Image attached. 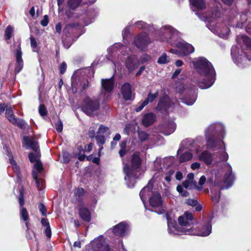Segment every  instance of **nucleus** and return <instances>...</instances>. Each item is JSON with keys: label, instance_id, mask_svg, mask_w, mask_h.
<instances>
[{"label": "nucleus", "instance_id": "nucleus-1", "mask_svg": "<svg viewBox=\"0 0 251 251\" xmlns=\"http://www.w3.org/2000/svg\"><path fill=\"white\" fill-rule=\"evenodd\" d=\"M167 220L168 232L171 235L195 234L194 229L191 226L194 224V218L192 214L188 211L179 216L178 223L181 226H178L175 220L174 211L171 210L166 213Z\"/></svg>", "mask_w": 251, "mask_h": 251}, {"label": "nucleus", "instance_id": "nucleus-2", "mask_svg": "<svg viewBox=\"0 0 251 251\" xmlns=\"http://www.w3.org/2000/svg\"><path fill=\"white\" fill-rule=\"evenodd\" d=\"M193 65L199 74L195 82L201 89L210 87L215 80V72L212 64L204 57L195 59Z\"/></svg>", "mask_w": 251, "mask_h": 251}, {"label": "nucleus", "instance_id": "nucleus-3", "mask_svg": "<svg viewBox=\"0 0 251 251\" xmlns=\"http://www.w3.org/2000/svg\"><path fill=\"white\" fill-rule=\"evenodd\" d=\"M218 149H220V151L213 153L212 160H216V164H211L212 166H222L223 165L226 169V172L224 178V186L222 189H227L230 187L235 180V177L234 175L232 173V168L231 166L225 163L228 158V154L225 151V145L220 146L216 147ZM216 148V147L215 148Z\"/></svg>", "mask_w": 251, "mask_h": 251}, {"label": "nucleus", "instance_id": "nucleus-4", "mask_svg": "<svg viewBox=\"0 0 251 251\" xmlns=\"http://www.w3.org/2000/svg\"><path fill=\"white\" fill-rule=\"evenodd\" d=\"M152 185L153 181L151 180L141 191L140 197L144 204L147 198H149L150 205L154 209H151L150 210L158 214H161L164 211L162 206L161 197L157 191L153 190Z\"/></svg>", "mask_w": 251, "mask_h": 251}, {"label": "nucleus", "instance_id": "nucleus-5", "mask_svg": "<svg viewBox=\"0 0 251 251\" xmlns=\"http://www.w3.org/2000/svg\"><path fill=\"white\" fill-rule=\"evenodd\" d=\"M142 160L139 152L134 153L131 157V166L126 164L124 167L125 174V180L128 187H133L136 182V179L141 174V165Z\"/></svg>", "mask_w": 251, "mask_h": 251}, {"label": "nucleus", "instance_id": "nucleus-6", "mask_svg": "<svg viewBox=\"0 0 251 251\" xmlns=\"http://www.w3.org/2000/svg\"><path fill=\"white\" fill-rule=\"evenodd\" d=\"M225 133V127L221 123L211 125L205 130V137L207 141V148L213 149L214 148L224 145L221 140L217 138V136L223 137Z\"/></svg>", "mask_w": 251, "mask_h": 251}, {"label": "nucleus", "instance_id": "nucleus-7", "mask_svg": "<svg viewBox=\"0 0 251 251\" xmlns=\"http://www.w3.org/2000/svg\"><path fill=\"white\" fill-rule=\"evenodd\" d=\"M200 19L206 23V26L208 29L215 34L217 35L221 38L226 39L229 34L230 29L225 24L221 23L220 20L216 18L217 13L214 16L211 17L206 16H200L198 13Z\"/></svg>", "mask_w": 251, "mask_h": 251}, {"label": "nucleus", "instance_id": "nucleus-8", "mask_svg": "<svg viewBox=\"0 0 251 251\" xmlns=\"http://www.w3.org/2000/svg\"><path fill=\"white\" fill-rule=\"evenodd\" d=\"M242 41L243 44L251 51V39L245 35L237 36V42L240 44ZM239 49L236 46H233L231 49V55L233 61L240 67H245L248 62L251 60V57H249L246 55L240 54Z\"/></svg>", "mask_w": 251, "mask_h": 251}, {"label": "nucleus", "instance_id": "nucleus-9", "mask_svg": "<svg viewBox=\"0 0 251 251\" xmlns=\"http://www.w3.org/2000/svg\"><path fill=\"white\" fill-rule=\"evenodd\" d=\"M23 140L24 144L35 151L34 153H30L28 155L30 161L31 162H35L33 171L41 173L43 171V165L39 160L40 154L38 150L39 146L38 143L34 138H30L27 136L24 137Z\"/></svg>", "mask_w": 251, "mask_h": 251}, {"label": "nucleus", "instance_id": "nucleus-10", "mask_svg": "<svg viewBox=\"0 0 251 251\" xmlns=\"http://www.w3.org/2000/svg\"><path fill=\"white\" fill-rule=\"evenodd\" d=\"M158 37L156 40L162 42H167L172 46L174 42L177 40L178 37V32L173 27L170 25L162 26L157 33Z\"/></svg>", "mask_w": 251, "mask_h": 251}, {"label": "nucleus", "instance_id": "nucleus-11", "mask_svg": "<svg viewBox=\"0 0 251 251\" xmlns=\"http://www.w3.org/2000/svg\"><path fill=\"white\" fill-rule=\"evenodd\" d=\"M174 44L173 46L176 47L177 49H172L171 52L173 53L181 56L194 52L195 49L193 46L183 40L177 39Z\"/></svg>", "mask_w": 251, "mask_h": 251}, {"label": "nucleus", "instance_id": "nucleus-12", "mask_svg": "<svg viewBox=\"0 0 251 251\" xmlns=\"http://www.w3.org/2000/svg\"><path fill=\"white\" fill-rule=\"evenodd\" d=\"M100 102L96 99L86 98L83 101L81 108L82 111L88 115H92L99 110Z\"/></svg>", "mask_w": 251, "mask_h": 251}, {"label": "nucleus", "instance_id": "nucleus-13", "mask_svg": "<svg viewBox=\"0 0 251 251\" xmlns=\"http://www.w3.org/2000/svg\"><path fill=\"white\" fill-rule=\"evenodd\" d=\"M114 83L113 76L110 78L102 79L101 80L102 89L100 97L103 98V101H106L110 99Z\"/></svg>", "mask_w": 251, "mask_h": 251}, {"label": "nucleus", "instance_id": "nucleus-14", "mask_svg": "<svg viewBox=\"0 0 251 251\" xmlns=\"http://www.w3.org/2000/svg\"><path fill=\"white\" fill-rule=\"evenodd\" d=\"M178 105L176 100H171L167 95H164L159 100L156 109L158 110L166 111L171 108H175Z\"/></svg>", "mask_w": 251, "mask_h": 251}, {"label": "nucleus", "instance_id": "nucleus-15", "mask_svg": "<svg viewBox=\"0 0 251 251\" xmlns=\"http://www.w3.org/2000/svg\"><path fill=\"white\" fill-rule=\"evenodd\" d=\"M93 251H114L110 249L108 246L104 243L102 237H99L95 239L90 243ZM123 251H126L125 249H122Z\"/></svg>", "mask_w": 251, "mask_h": 251}, {"label": "nucleus", "instance_id": "nucleus-16", "mask_svg": "<svg viewBox=\"0 0 251 251\" xmlns=\"http://www.w3.org/2000/svg\"><path fill=\"white\" fill-rule=\"evenodd\" d=\"M151 42L150 39L145 32L137 35L134 41V45L140 50L145 49Z\"/></svg>", "mask_w": 251, "mask_h": 251}, {"label": "nucleus", "instance_id": "nucleus-17", "mask_svg": "<svg viewBox=\"0 0 251 251\" xmlns=\"http://www.w3.org/2000/svg\"><path fill=\"white\" fill-rule=\"evenodd\" d=\"M197 148L195 150L196 153L198 154V159L199 160L203 161L207 165H211V164H216V160H212L213 154L210 153L207 151H204L201 153L199 154L201 151V149Z\"/></svg>", "mask_w": 251, "mask_h": 251}, {"label": "nucleus", "instance_id": "nucleus-18", "mask_svg": "<svg viewBox=\"0 0 251 251\" xmlns=\"http://www.w3.org/2000/svg\"><path fill=\"white\" fill-rule=\"evenodd\" d=\"M173 163V159L171 157H166L162 160L156 158L154 162V169L156 171H164L167 170V168Z\"/></svg>", "mask_w": 251, "mask_h": 251}, {"label": "nucleus", "instance_id": "nucleus-19", "mask_svg": "<svg viewBox=\"0 0 251 251\" xmlns=\"http://www.w3.org/2000/svg\"><path fill=\"white\" fill-rule=\"evenodd\" d=\"M128 228V224L125 222H122L113 227L112 232L116 236L124 237L127 234Z\"/></svg>", "mask_w": 251, "mask_h": 251}, {"label": "nucleus", "instance_id": "nucleus-20", "mask_svg": "<svg viewBox=\"0 0 251 251\" xmlns=\"http://www.w3.org/2000/svg\"><path fill=\"white\" fill-rule=\"evenodd\" d=\"M19 202L21 206L20 211V217L23 221L25 222V226L26 227L28 228V221L29 219L28 213L27 210L25 208L23 207L24 204V194L22 190L20 191Z\"/></svg>", "mask_w": 251, "mask_h": 251}, {"label": "nucleus", "instance_id": "nucleus-21", "mask_svg": "<svg viewBox=\"0 0 251 251\" xmlns=\"http://www.w3.org/2000/svg\"><path fill=\"white\" fill-rule=\"evenodd\" d=\"M139 65V61L135 55L128 57L125 62L126 68L130 72H132L137 68Z\"/></svg>", "mask_w": 251, "mask_h": 251}, {"label": "nucleus", "instance_id": "nucleus-22", "mask_svg": "<svg viewBox=\"0 0 251 251\" xmlns=\"http://www.w3.org/2000/svg\"><path fill=\"white\" fill-rule=\"evenodd\" d=\"M121 91L123 97L125 100H131L133 98V94L131 91V86L129 83H124L121 87Z\"/></svg>", "mask_w": 251, "mask_h": 251}, {"label": "nucleus", "instance_id": "nucleus-23", "mask_svg": "<svg viewBox=\"0 0 251 251\" xmlns=\"http://www.w3.org/2000/svg\"><path fill=\"white\" fill-rule=\"evenodd\" d=\"M22 55V52L21 51L20 45H19L16 53V64L15 68V72L16 73H19L23 68L24 63Z\"/></svg>", "mask_w": 251, "mask_h": 251}, {"label": "nucleus", "instance_id": "nucleus-24", "mask_svg": "<svg viewBox=\"0 0 251 251\" xmlns=\"http://www.w3.org/2000/svg\"><path fill=\"white\" fill-rule=\"evenodd\" d=\"M126 47L123 45L121 43L115 44L112 47L108 49V55L109 57L112 56L113 55H115L118 51L122 53L125 50H126Z\"/></svg>", "mask_w": 251, "mask_h": 251}, {"label": "nucleus", "instance_id": "nucleus-25", "mask_svg": "<svg viewBox=\"0 0 251 251\" xmlns=\"http://www.w3.org/2000/svg\"><path fill=\"white\" fill-rule=\"evenodd\" d=\"M212 230V226L211 224L210 221L207 222L205 224H204L202 227L199 229V231L196 233L195 231V235H197L201 236H207L209 235L211 232Z\"/></svg>", "mask_w": 251, "mask_h": 251}, {"label": "nucleus", "instance_id": "nucleus-26", "mask_svg": "<svg viewBox=\"0 0 251 251\" xmlns=\"http://www.w3.org/2000/svg\"><path fill=\"white\" fill-rule=\"evenodd\" d=\"M156 120V115L152 113H148L143 116L142 123L145 127H148L153 124Z\"/></svg>", "mask_w": 251, "mask_h": 251}, {"label": "nucleus", "instance_id": "nucleus-27", "mask_svg": "<svg viewBox=\"0 0 251 251\" xmlns=\"http://www.w3.org/2000/svg\"><path fill=\"white\" fill-rule=\"evenodd\" d=\"M79 215L81 218L84 221L89 222L91 220V213L90 211L83 205L79 206Z\"/></svg>", "mask_w": 251, "mask_h": 251}, {"label": "nucleus", "instance_id": "nucleus-28", "mask_svg": "<svg viewBox=\"0 0 251 251\" xmlns=\"http://www.w3.org/2000/svg\"><path fill=\"white\" fill-rule=\"evenodd\" d=\"M189 1L193 11L203 10L206 8V3L204 0H189Z\"/></svg>", "mask_w": 251, "mask_h": 251}, {"label": "nucleus", "instance_id": "nucleus-29", "mask_svg": "<svg viewBox=\"0 0 251 251\" xmlns=\"http://www.w3.org/2000/svg\"><path fill=\"white\" fill-rule=\"evenodd\" d=\"M41 173H39L36 171H33L32 176L35 180L37 187L39 190H41L44 187V181L41 177Z\"/></svg>", "mask_w": 251, "mask_h": 251}, {"label": "nucleus", "instance_id": "nucleus-30", "mask_svg": "<svg viewBox=\"0 0 251 251\" xmlns=\"http://www.w3.org/2000/svg\"><path fill=\"white\" fill-rule=\"evenodd\" d=\"M162 132L166 135H169L174 132L176 129V125L173 121L166 123L164 126Z\"/></svg>", "mask_w": 251, "mask_h": 251}, {"label": "nucleus", "instance_id": "nucleus-31", "mask_svg": "<svg viewBox=\"0 0 251 251\" xmlns=\"http://www.w3.org/2000/svg\"><path fill=\"white\" fill-rule=\"evenodd\" d=\"M197 99V95L194 90L191 91V96H187L181 99V101L184 103L188 105H191L194 103Z\"/></svg>", "mask_w": 251, "mask_h": 251}, {"label": "nucleus", "instance_id": "nucleus-32", "mask_svg": "<svg viewBox=\"0 0 251 251\" xmlns=\"http://www.w3.org/2000/svg\"><path fill=\"white\" fill-rule=\"evenodd\" d=\"M182 184L185 189H192L194 188H196L198 190H200L201 189V187L197 186V182L195 181L186 179L182 182Z\"/></svg>", "mask_w": 251, "mask_h": 251}, {"label": "nucleus", "instance_id": "nucleus-33", "mask_svg": "<svg viewBox=\"0 0 251 251\" xmlns=\"http://www.w3.org/2000/svg\"><path fill=\"white\" fill-rule=\"evenodd\" d=\"M5 116L11 123H15L16 117L14 115L13 110L11 107H6Z\"/></svg>", "mask_w": 251, "mask_h": 251}, {"label": "nucleus", "instance_id": "nucleus-34", "mask_svg": "<svg viewBox=\"0 0 251 251\" xmlns=\"http://www.w3.org/2000/svg\"><path fill=\"white\" fill-rule=\"evenodd\" d=\"M96 140L97 141V144L100 147V149H99V153H100V151L102 150L103 149V147L102 146L105 143V139L104 136V135L97 134L96 136Z\"/></svg>", "mask_w": 251, "mask_h": 251}, {"label": "nucleus", "instance_id": "nucleus-35", "mask_svg": "<svg viewBox=\"0 0 251 251\" xmlns=\"http://www.w3.org/2000/svg\"><path fill=\"white\" fill-rule=\"evenodd\" d=\"M192 158V154L190 152H185L182 153L179 158L180 162H184L190 160Z\"/></svg>", "mask_w": 251, "mask_h": 251}, {"label": "nucleus", "instance_id": "nucleus-36", "mask_svg": "<svg viewBox=\"0 0 251 251\" xmlns=\"http://www.w3.org/2000/svg\"><path fill=\"white\" fill-rule=\"evenodd\" d=\"M149 134L145 131L141 130L138 131V139L141 142H144L147 141L149 138Z\"/></svg>", "mask_w": 251, "mask_h": 251}, {"label": "nucleus", "instance_id": "nucleus-37", "mask_svg": "<svg viewBox=\"0 0 251 251\" xmlns=\"http://www.w3.org/2000/svg\"><path fill=\"white\" fill-rule=\"evenodd\" d=\"M158 92L156 91L155 93L152 94L151 93H149L147 98L146 99V100L144 101V102H146L147 104H148L150 102H152L155 99L158 97Z\"/></svg>", "mask_w": 251, "mask_h": 251}, {"label": "nucleus", "instance_id": "nucleus-38", "mask_svg": "<svg viewBox=\"0 0 251 251\" xmlns=\"http://www.w3.org/2000/svg\"><path fill=\"white\" fill-rule=\"evenodd\" d=\"M170 61V58L167 55L166 53H163L158 58L157 62L160 64H166Z\"/></svg>", "mask_w": 251, "mask_h": 251}, {"label": "nucleus", "instance_id": "nucleus-39", "mask_svg": "<svg viewBox=\"0 0 251 251\" xmlns=\"http://www.w3.org/2000/svg\"><path fill=\"white\" fill-rule=\"evenodd\" d=\"M165 175V179L168 182H170L171 180V176L174 173V171L173 169H169L167 170H165L163 171Z\"/></svg>", "mask_w": 251, "mask_h": 251}, {"label": "nucleus", "instance_id": "nucleus-40", "mask_svg": "<svg viewBox=\"0 0 251 251\" xmlns=\"http://www.w3.org/2000/svg\"><path fill=\"white\" fill-rule=\"evenodd\" d=\"M182 184L177 185L176 190L177 192L183 197H187L188 196V192L186 190Z\"/></svg>", "mask_w": 251, "mask_h": 251}, {"label": "nucleus", "instance_id": "nucleus-41", "mask_svg": "<svg viewBox=\"0 0 251 251\" xmlns=\"http://www.w3.org/2000/svg\"><path fill=\"white\" fill-rule=\"evenodd\" d=\"M81 1V0H68V4L71 8L74 9L78 6Z\"/></svg>", "mask_w": 251, "mask_h": 251}, {"label": "nucleus", "instance_id": "nucleus-42", "mask_svg": "<svg viewBox=\"0 0 251 251\" xmlns=\"http://www.w3.org/2000/svg\"><path fill=\"white\" fill-rule=\"evenodd\" d=\"M13 32V28L11 25H8L5 31V38L6 40H8L12 36Z\"/></svg>", "mask_w": 251, "mask_h": 251}, {"label": "nucleus", "instance_id": "nucleus-43", "mask_svg": "<svg viewBox=\"0 0 251 251\" xmlns=\"http://www.w3.org/2000/svg\"><path fill=\"white\" fill-rule=\"evenodd\" d=\"M246 26V30L247 32L251 34V23L246 25L245 22L244 23H238L236 26L239 28H243Z\"/></svg>", "mask_w": 251, "mask_h": 251}, {"label": "nucleus", "instance_id": "nucleus-44", "mask_svg": "<svg viewBox=\"0 0 251 251\" xmlns=\"http://www.w3.org/2000/svg\"><path fill=\"white\" fill-rule=\"evenodd\" d=\"M84 190L82 188H78L75 190V196L77 201H80L81 198L84 194Z\"/></svg>", "mask_w": 251, "mask_h": 251}, {"label": "nucleus", "instance_id": "nucleus-45", "mask_svg": "<svg viewBox=\"0 0 251 251\" xmlns=\"http://www.w3.org/2000/svg\"><path fill=\"white\" fill-rule=\"evenodd\" d=\"M106 132H107L108 134L109 133V128L107 127L102 125H101L99 128V130L97 132V134L103 135Z\"/></svg>", "mask_w": 251, "mask_h": 251}, {"label": "nucleus", "instance_id": "nucleus-46", "mask_svg": "<svg viewBox=\"0 0 251 251\" xmlns=\"http://www.w3.org/2000/svg\"><path fill=\"white\" fill-rule=\"evenodd\" d=\"M15 123H12L13 125L19 126L20 128H23L25 127V121L21 119L15 118Z\"/></svg>", "mask_w": 251, "mask_h": 251}, {"label": "nucleus", "instance_id": "nucleus-47", "mask_svg": "<svg viewBox=\"0 0 251 251\" xmlns=\"http://www.w3.org/2000/svg\"><path fill=\"white\" fill-rule=\"evenodd\" d=\"M220 198V192L217 191L216 192H212L211 198L214 203H217L219 201Z\"/></svg>", "mask_w": 251, "mask_h": 251}, {"label": "nucleus", "instance_id": "nucleus-48", "mask_svg": "<svg viewBox=\"0 0 251 251\" xmlns=\"http://www.w3.org/2000/svg\"><path fill=\"white\" fill-rule=\"evenodd\" d=\"M9 163L12 165L14 171H15L16 173H19L20 168L16 163L15 160H13L12 158L9 159Z\"/></svg>", "mask_w": 251, "mask_h": 251}, {"label": "nucleus", "instance_id": "nucleus-49", "mask_svg": "<svg viewBox=\"0 0 251 251\" xmlns=\"http://www.w3.org/2000/svg\"><path fill=\"white\" fill-rule=\"evenodd\" d=\"M55 127L58 132H61L63 129V123L59 119L55 124Z\"/></svg>", "mask_w": 251, "mask_h": 251}, {"label": "nucleus", "instance_id": "nucleus-50", "mask_svg": "<svg viewBox=\"0 0 251 251\" xmlns=\"http://www.w3.org/2000/svg\"><path fill=\"white\" fill-rule=\"evenodd\" d=\"M30 44L31 47L32 48L33 51H37V42L36 40L34 37L32 36H31L30 37Z\"/></svg>", "mask_w": 251, "mask_h": 251}, {"label": "nucleus", "instance_id": "nucleus-51", "mask_svg": "<svg viewBox=\"0 0 251 251\" xmlns=\"http://www.w3.org/2000/svg\"><path fill=\"white\" fill-rule=\"evenodd\" d=\"M39 112L41 116H44L47 114V110L43 104H41L39 107Z\"/></svg>", "mask_w": 251, "mask_h": 251}, {"label": "nucleus", "instance_id": "nucleus-52", "mask_svg": "<svg viewBox=\"0 0 251 251\" xmlns=\"http://www.w3.org/2000/svg\"><path fill=\"white\" fill-rule=\"evenodd\" d=\"M186 203L187 205L195 206L198 204V201L195 199H188L187 200Z\"/></svg>", "mask_w": 251, "mask_h": 251}, {"label": "nucleus", "instance_id": "nucleus-53", "mask_svg": "<svg viewBox=\"0 0 251 251\" xmlns=\"http://www.w3.org/2000/svg\"><path fill=\"white\" fill-rule=\"evenodd\" d=\"M135 25L139 28H146L147 26V24L142 21H139L136 23Z\"/></svg>", "mask_w": 251, "mask_h": 251}, {"label": "nucleus", "instance_id": "nucleus-54", "mask_svg": "<svg viewBox=\"0 0 251 251\" xmlns=\"http://www.w3.org/2000/svg\"><path fill=\"white\" fill-rule=\"evenodd\" d=\"M39 209L43 216L46 215V208L43 204L40 203L39 205Z\"/></svg>", "mask_w": 251, "mask_h": 251}, {"label": "nucleus", "instance_id": "nucleus-55", "mask_svg": "<svg viewBox=\"0 0 251 251\" xmlns=\"http://www.w3.org/2000/svg\"><path fill=\"white\" fill-rule=\"evenodd\" d=\"M67 68V64L65 62H63L60 66V72L61 74H63Z\"/></svg>", "mask_w": 251, "mask_h": 251}, {"label": "nucleus", "instance_id": "nucleus-56", "mask_svg": "<svg viewBox=\"0 0 251 251\" xmlns=\"http://www.w3.org/2000/svg\"><path fill=\"white\" fill-rule=\"evenodd\" d=\"M206 178L204 176H202L199 181V184L202 186L205 182Z\"/></svg>", "mask_w": 251, "mask_h": 251}, {"label": "nucleus", "instance_id": "nucleus-57", "mask_svg": "<svg viewBox=\"0 0 251 251\" xmlns=\"http://www.w3.org/2000/svg\"><path fill=\"white\" fill-rule=\"evenodd\" d=\"M45 233L48 238H50L51 235V229L50 226H47L45 229Z\"/></svg>", "mask_w": 251, "mask_h": 251}, {"label": "nucleus", "instance_id": "nucleus-58", "mask_svg": "<svg viewBox=\"0 0 251 251\" xmlns=\"http://www.w3.org/2000/svg\"><path fill=\"white\" fill-rule=\"evenodd\" d=\"M147 104V103L146 102H144L143 101L142 102V103L141 104V105H140L139 107H137L135 108V111L137 112H140V111H141L143 108L146 106Z\"/></svg>", "mask_w": 251, "mask_h": 251}, {"label": "nucleus", "instance_id": "nucleus-59", "mask_svg": "<svg viewBox=\"0 0 251 251\" xmlns=\"http://www.w3.org/2000/svg\"><path fill=\"white\" fill-rule=\"evenodd\" d=\"M184 86L182 84H180L178 86L176 87V91L177 93H181L183 92L184 91Z\"/></svg>", "mask_w": 251, "mask_h": 251}, {"label": "nucleus", "instance_id": "nucleus-60", "mask_svg": "<svg viewBox=\"0 0 251 251\" xmlns=\"http://www.w3.org/2000/svg\"><path fill=\"white\" fill-rule=\"evenodd\" d=\"M129 32V31L128 27H126L123 31L122 35L124 40L126 39V37L128 35Z\"/></svg>", "mask_w": 251, "mask_h": 251}, {"label": "nucleus", "instance_id": "nucleus-61", "mask_svg": "<svg viewBox=\"0 0 251 251\" xmlns=\"http://www.w3.org/2000/svg\"><path fill=\"white\" fill-rule=\"evenodd\" d=\"M201 166V164L199 162H195L191 164V168L193 170H196L199 169Z\"/></svg>", "mask_w": 251, "mask_h": 251}, {"label": "nucleus", "instance_id": "nucleus-62", "mask_svg": "<svg viewBox=\"0 0 251 251\" xmlns=\"http://www.w3.org/2000/svg\"><path fill=\"white\" fill-rule=\"evenodd\" d=\"M176 178L178 180H180L182 178V174L181 172L178 171L176 174Z\"/></svg>", "mask_w": 251, "mask_h": 251}, {"label": "nucleus", "instance_id": "nucleus-63", "mask_svg": "<svg viewBox=\"0 0 251 251\" xmlns=\"http://www.w3.org/2000/svg\"><path fill=\"white\" fill-rule=\"evenodd\" d=\"M48 24V21L47 18V16H45L44 17V19L41 21V24L43 26H46Z\"/></svg>", "mask_w": 251, "mask_h": 251}, {"label": "nucleus", "instance_id": "nucleus-64", "mask_svg": "<svg viewBox=\"0 0 251 251\" xmlns=\"http://www.w3.org/2000/svg\"><path fill=\"white\" fill-rule=\"evenodd\" d=\"M61 28H62V26H61V24L60 23H57L55 26L56 32H57L58 33H60L61 32Z\"/></svg>", "mask_w": 251, "mask_h": 251}]
</instances>
